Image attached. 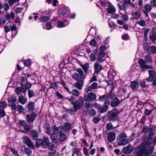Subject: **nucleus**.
Instances as JSON below:
<instances>
[{
    "label": "nucleus",
    "instance_id": "f257e3e1",
    "mask_svg": "<svg viewBox=\"0 0 156 156\" xmlns=\"http://www.w3.org/2000/svg\"><path fill=\"white\" fill-rule=\"evenodd\" d=\"M155 132H151L149 135L147 140L144 142L141 148L136 150V153L138 155L148 156L153 153L154 149V145L156 144V136L154 137Z\"/></svg>",
    "mask_w": 156,
    "mask_h": 156
},
{
    "label": "nucleus",
    "instance_id": "f03ea898",
    "mask_svg": "<svg viewBox=\"0 0 156 156\" xmlns=\"http://www.w3.org/2000/svg\"><path fill=\"white\" fill-rule=\"evenodd\" d=\"M127 136L124 132L120 133L117 137L118 144L119 146H124L129 142L128 139H127Z\"/></svg>",
    "mask_w": 156,
    "mask_h": 156
},
{
    "label": "nucleus",
    "instance_id": "7ed1b4c3",
    "mask_svg": "<svg viewBox=\"0 0 156 156\" xmlns=\"http://www.w3.org/2000/svg\"><path fill=\"white\" fill-rule=\"evenodd\" d=\"M84 100L86 101H94L96 99L97 96L96 94L93 92L88 93L87 95L84 96Z\"/></svg>",
    "mask_w": 156,
    "mask_h": 156
},
{
    "label": "nucleus",
    "instance_id": "20e7f679",
    "mask_svg": "<svg viewBox=\"0 0 156 156\" xmlns=\"http://www.w3.org/2000/svg\"><path fill=\"white\" fill-rule=\"evenodd\" d=\"M118 111L116 109H113L112 111L107 112V116L111 120H115L118 118L117 115Z\"/></svg>",
    "mask_w": 156,
    "mask_h": 156
},
{
    "label": "nucleus",
    "instance_id": "39448f33",
    "mask_svg": "<svg viewBox=\"0 0 156 156\" xmlns=\"http://www.w3.org/2000/svg\"><path fill=\"white\" fill-rule=\"evenodd\" d=\"M52 132L55 133L56 134H61L63 131L64 127L63 126H60L56 128L55 125H53L51 128Z\"/></svg>",
    "mask_w": 156,
    "mask_h": 156
},
{
    "label": "nucleus",
    "instance_id": "423d86ee",
    "mask_svg": "<svg viewBox=\"0 0 156 156\" xmlns=\"http://www.w3.org/2000/svg\"><path fill=\"white\" fill-rule=\"evenodd\" d=\"M149 77L146 79L148 82H151L156 77V72L154 70L151 69L148 71Z\"/></svg>",
    "mask_w": 156,
    "mask_h": 156
},
{
    "label": "nucleus",
    "instance_id": "0eeeda50",
    "mask_svg": "<svg viewBox=\"0 0 156 156\" xmlns=\"http://www.w3.org/2000/svg\"><path fill=\"white\" fill-rule=\"evenodd\" d=\"M36 116L37 115L34 112H32L31 115L27 114L26 116V119L28 122L29 123L30 122L33 123Z\"/></svg>",
    "mask_w": 156,
    "mask_h": 156
},
{
    "label": "nucleus",
    "instance_id": "6e6552de",
    "mask_svg": "<svg viewBox=\"0 0 156 156\" xmlns=\"http://www.w3.org/2000/svg\"><path fill=\"white\" fill-rule=\"evenodd\" d=\"M73 106L74 111L76 112L78 109H80L82 107L83 104L79 101L76 100L74 102H73Z\"/></svg>",
    "mask_w": 156,
    "mask_h": 156
},
{
    "label": "nucleus",
    "instance_id": "1a4fd4ad",
    "mask_svg": "<svg viewBox=\"0 0 156 156\" xmlns=\"http://www.w3.org/2000/svg\"><path fill=\"white\" fill-rule=\"evenodd\" d=\"M23 142L28 147L31 148L32 149H34V146L32 143L31 140L28 137L24 136L23 137Z\"/></svg>",
    "mask_w": 156,
    "mask_h": 156
},
{
    "label": "nucleus",
    "instance_id": "9d476101",
    "mask_svg": "<svg viewBox=\"0 0 156 156\" xmlns=\"http://www.w3.org/2000/svg\"><path fill=\"white\" fill-rule=\"evenodd\" d=\"M30 134L33 140H35L39 136L38 132L35 129H33L31 131Z\"/></svg>",
    "mask_w": 156,
    "mask_h": 156
},
{
    "label": "nucleus",
    "instance_id": "9b49d317",
    "mask_svg": "<svg viewBox=\"0 0 156 156\" xmlns=\"http://www.w3.org/2000/svg\"><path fill=\"white\" fill-rule=\"evenodd\" d=\"M95 72L98 73L102 69V66L98 62H95L94 65Z\"/></svg>",
    "mask_w": 156,
    "mask_h": 156
},
{
    "label": "nucleus",
    "instance_id": "f8f14e48",
    "mask_svg": "<svg viewBox=\"0 0 156 156\" xmlns=\"http://www.w3.org/2000/svg\"><path fill=\"white\" fill-rule=\"evenodd\" d=\"M83 82L82 80H78V81L74 85L75 87L78 89L79 90H80L82 89V88L83 86Z\"/></svg>",
    "mask_w": 156,
    "mask_h": 156
},
{
    "label": "nucleus",
    "instance_id": "ddd939ff",
    "mask_svg": "<svg viewBox=\"0 0 156 156\" xmlns=\"http://www.w3.org/2000/svg\"><path fill=\"white\" fill-rule=\"evenodd\" d=\"M115 139V134L114 132H110L108 135V139L110 142L114 141Z\"/></svg>",
    "mask_w": 156,
    "mask_h": 156
},
{
    "label": "nucleus",
    "instance_id": "4468645a",
    "mask_svg": "<svg viewBox=\"0 0 156 156\" xmlns=\"http://www.w3.org/2000/svg\"><path fill=\"white\" fill-rule=\"evenodd\" d=\"M44 130L48 135H50L51 134V130H50V126L48 124L46 123L44 125Z\"/></svg>",
    "mask_w": 156,
    "mask_h": 156
},
{
    "label": "nucleus",
    "instance_id": "2eb2a0df",
    "mask_svg": "<svg viewBox=\"0 0 156 156\" xmlns=\"http://www.w3.org/2000/svg\"><path fill=\"white\" fill-rule=\"evenodd\" d=\"M49 138L48 136H44L43 138L42 141L43 144V148H46L47 147L49 144Z\"/></svg>",
    "mask_w": 156,
    "mask_h": 156
},
{
    "label": "nucleus",
    "instance_id": "dca6fc26",
    "mask_svg": "<svg viewBox=\"0 0 156 156\" xmlns=\"http://www.w3.org/2000/svg\"><path fill=\"white\" fill-rule=\"evenodd\" d=\"M121 101L117 98H115L113 99L112 101L111 106L114 107L117 106L120 103Z\"/></svg>",
    "mask_w": 156,
    "mask_h": 156
},
{
    "label": "nucleus",
    "instance_id": "f3484780",
    "mask_svg": "<svg viewBox=\"0 0 156 156\" xmlns=\"http://www.w3.org/2000/svg\"><path fill=\"white\" fill-rule=\"evenodd\" d=\"M141 12L139 10L135 11L132 14L133 18L134 19H138L141 15Z\"/></svg>",
    "mask_w": 156,
    "mask_h": 156
},
{
    "label": "nucleus",
    "instance_id": "a211bd4d",
    "mask_svg": "<svg viewBox=\"0 0 156 156\" xmlns=\"http://www.w3.org/2000/svg\"><path fill=\"white\" fill-rule=\"evenodd\" d=\"M51 135V138L52 142L54 143H56L58 140L57 134L55 133L52 132V134Z\"/></svg>",
    "mask_w": 156,
    "mask_h": 156
},
{
    "label": "nucleus",
    "instance_id": "6ab92c4d",
    "mask_svg": "<svg viewBox=\"0 0 156 156\" xmlns=\"http://www.w3.org/2000/svg\"><path fill=\"white\" fill-rule=\"evenodd\" d=\"M26 91L25 89H22V88L21 87H17L15 90L16 93L18 95L22 94V92L25 93Z\"/></svg>",
    "mask_w": 156,
    "mask_h": 156
},
{
    "label": "nucleus",
    "instance_id": "aec40b11",
    "mask_svg": "<svg viewBox=\"0 0 156 156\" xmlns=\"http://www.w3.org/2000/svg\"><path fill=\"white\" fill-rule=\"evenodd\" d=\"M139 86V83L136 81L132 82L130 84V87L133 90L137 89Z\"/></svg>",
    "mask_w": 156,
    "mask_h": 156
},
{
    "label": "nucleus",
    "instance_id": "412c9836",
    "mask_svg": "<svg viewBox=\"0 0 156 156\" xmlns=\"http://www.w3.org/2000/svg\"><path fill=\"white\" fill-rule=\"evenodd\" d=\"M15 17V14L12 12H11L10 14H6L5 16V18L8 20H10L11 19H14Z\"/></svg>",
    "mask_w": 156,
    "mask_h": 156
},
{
    "label": "nucleus",
    "instance_id": "4be33fe9",
    "mask_svg": "<svg viewBox=\"0 0 156 156\" xmlns=\"http://www.w3.org/2000/svg\"><path fill=\"white\" fill-rule=\"evenodd\" d=\"M76 71L79 73L80 79L81 80H84L85 79V76L82 69L78 68L76 69Z\"/></svg>",
    "mask_w": 156,
    "mask_h": 156
},
{
    "label": "nucleus",
    "instance_id": "5701e85b",
    "mask_svg": "<svg viewBox=\"0 0 156 156\" xmlns=\"http://www.w3.org/2000/svg\"><path fill=\"white\" fill-rule=\"evenodd\" d=\"M153 32L151 33L150 35V39L151 41L154 42L156 41V32L152 30Z\"/></svg>",
    "mask_w": 156,
    "mask_h": 156
},
{
    "label": "nucleus",
    "instance_id": "b1692460",
    "mask_svg": "<svg viewBox=\"0 0 156 156\" xmlns=\"http://www.w3.org/2000/svg\"><path fill=\"white\" fill-rule=\"evenodd\" d=\"M108 12L109 13H114L115 12V8L111 4H109L108 9Z\"/></svg>",
    "mask_w": 156,
    "mask_h": 156
},
{
    "label": "nucleus",
    "instance_id": "393cba45",
    "mask_svg": "<svg viewBox=\"0 0 156 156\" xmlns=\"http://www.w3.org/2000/svg\"><path fill=\"white\" fill-rule=\"evenodd\" d=\"M27 100V99L22 95L20 96L18 98L19 101L23 105H24L26 103Z\"/></svg>",
    "mask_w": 156,
    "mask_h": 156
},
{
    "label": "nucleus",
    "instance_id": "a878e982",
    "mask_svg": "<svg viewBox=\"0 0 156 156\" xmlns=\"http://www.w3.org/2000/svg\"><path fill=\"white\" fill-rule=\"evenodd\" d=\"M142 131L146 133H148L149 134V135L151 134V132H155L153 129L148 127L144 128Z\"/></svg>",
    "mask_w": 156,
    "mask_h": 156
},
{
    "label": "nucleus",
    "instance_id": "bb28decb",
    "mask_svg": "<svg viewBox=\"0 0 156 156\" xmlns=\"http://www.w3.org/2000/svg\"><path fill=\"white\" fill-rule=\"evenodd\" d=\"M35 145L38 148L41 147L43 148V144L42 140L40 139L37 140L36 141Z\"/></svg>",
    "mask_w": 156,
    "mask_h": 156
},
{
    "label": "nucleus",
    "instance_id": "cd10ccee",
    "mask_svg": "<svg viewBox=\"0 0 156 156\" xmlns=\"http://www.w3.org/2000/svg\"><path fill=\"white\" fill-rule=\"evenodd\" d=\"M17 100L16 98L14 96H12L8 98V101L9 104L15 103Z\"/></svg>",
    "mask_w": 156,
    "mask_h": 156
},
{
    "label": "nucleus",
    "instance_id": "c85d7f7f",
    "mask_svg": "<svg viewBox=\"0 0 156 156\" xmlns=\"http://www.w3.org/2000/svg\"><path fill=\"white\" fill-rule=\"evenodd\" d=\"M85 73H87L88 70L89 68V65L88 63H86L84 65L81 66Z\"/></svg>",
    "mask_w": 156,
    "mask_h": 156
},
{
    "label": "nucleus",
    "instance_id": "c756f323",
    "mask_svg": "<svg viewBox=\"0 0 156 156\" xmlns=\"http://www.w3.org/2000/svg\"><path fill=\"white\" fill-rule=\"evenodd\" d=\"M67 10V8H63L61 9L59 11V13L60 16L61 17H62L64 15H65L66 13Z\"/></svg>",
    "mask_w": 156,
    "mask_h": 156
},
{
    "label": "nucleus",
    "instance_id": "7c9ffc66",
    "mask_svg": "<svg viewBox=\"0 0 156 156\" xmlns=\"http://www.w3.org/2000/svg\"><path fill=\"white\" fill-rule=\"evenodd\" d=\"M144 60L145 61L149 63L153 62L152 58L149 55H146L144 57Z\"/></svg>",
    "mask_w": 156,
    "mask_h": 156
},
{
    "label": "nucleus",
    "instance_id": "2f4dec72",
    "mask_svg": "<svg viewBox=\"0 0 156 156\" xmlns=\"http://www.w3.org/2000/svg\"><path fill=\"white\" fill-rule=\"evenodd\" d=\"M64 126L66 130H69L72 128V125L71 124L68 122H65L64 123Z\"/></svg>",
    "mask_w": 156,
    "mask_h": 156
},
{
    "label": "nucleus",
    "instance_id": "473e14b6",
    "mask_svg": "<svg viewBox=\"0 0 156 156\" xmlns=\"http://www.w3.org/2000/svg\"><path fill=\"white\" fill-rule=\"evenodd\" d=\"M138 63L140 65L141 68L143 69L144 66L146 65L145 61L142 59H140L138 61Z\"/></svg>",
    "mask_w": 156,
    "mask_h": 156
},
{
    "label": "nucleus",
    "instance_id": "72a5a7b5",
    "mask_svg": "<svg viewBox=\"0 0 156 156\" xmlns=\"http://www.w3.org/2000/svg\"><path fill=\"white\" fill-rule=\"evenodd\" d=\"M123 151L127 154H130L132 152V148L131 147H127L124 148Z\"/></svg>",
    "mask_w": 156,
    "mask_h": 156
},
{
    "label": "nucleus",
    "instance_id": "f704fd0d",
    "mask_svg": "<svg viewBox=\"0 0 156 156\" xmlns=\"http://www.w3.org/2000/svg\"><path fill=\"white\" fill-rule=\"evenodd\" d=\"M68 24L65 25L64 23L60 21H58L57 22V27L58 28H62L67 26Z\"/></svg>",
    "mask_w": 156,
    "mask_h": 156
},
{
    "label": "nucleus",
    "instance_id": "c9c22d12",
    "mask_svg": "<svg viewBox=\"0 0 156 156\" xmlns=\"http://www.w3.org/2000/svg\"><path fill=\"white\" fill-rule=\"evenodd\" d=\"M152 6L150 5V4H147L144 7V10L150 12L152 9Z\"/></svg>",
    "mask_w": 156,
    "mask_h": 156
},
{
    "label": "nucleus",
    "instance_id": "e433bc0d",
    "mask_svg": "<svg viewBox=\"0 0 156 156\" xmlns=\"http://www.w3.org/2000/svg\"><path fill=\"white\" fill-rule=\"evenodd\" d=\"M76 97H78L80 94V92L76 89H73L71 91V93Z\"/></svg>",
    "mask_w": 156,
    "mask_h": 156
},
{
    "label": "nucleus",
    "instance_id": "4c0bfd02",
    "mask_svg": "<svg viewBox=\"0 0 156 156\" xmlns=\"http://www.w3.org/2000/svg\"><path fill=\"white\" fill-rule=\"evenodd\" d=\"M88 114L90 116H93L96 114V111L94 109H92L90 110H88L87 111Z\"/></svg>",
    "mask_w": 156,
    "mask_h": 156
},
{
    "label": "nucleus",
    "instance_id": "58836bf2",
    "mask_svg": "<svg viewBox=\"0 0 156 156\" xmlns=\"http://www.w3.org/2000/svg\"><path fill=\"white\" fill-rule=\"evenodd\" d=\"M143 48L145 51L148 52L150 50V47L147 43H144L143 44Z\"/></svg>",
    "mask_w": 156,
    "mask_h": 156
},
{
    "label": "nucleus",
    "instance_id": "ea45409f",
    "mask_svg": "<svg viewBox=\"0 0 156 156\" xmlns=\"http://www.w3.org/2000/svg\"><path fill=\"white\" fill-rule=\"evenodd\" d=\"M72 77L76 80H79L80 79L79 74L76 73H73Z\"/></svg>",
    "mask_w": 156,
    "mask_h": 156
},
{
    "label": "nucleus",
    "instance_id": "a19ab883",
    "mask_svg": "<svg viewBox=\"0 0 156 156\" xmlns=\"http://www.w3.org/2000/svg\"><path fill=\"white\" fill-rule=\"evenodd\" d=\"M34 106V102L31 101L28 103V108L30 110H33Z\"/></svg>",
    "mask_w": 156,
    "mask_h": 156
},
{
    "label": "nucleus",
    "instance_id": "79ce46f5",
    "mask_svg": "<svg viewBox=\"0 0 156 156\" xmlns=\"http://www.w3.org/2000/svg\"><path fill=\"white\" fill-rule=\"evenodd\" d=\"M21 127H23L24 129V132H27L29 131V127L27 123H25L22 126H21L20 127V128H21Z\"/></svg>",
    "mask_w": 156,
    "mask_h": 156
},
{
    "label": "nucleus",
    "instance_id": "37998d69",
    "mask_svg": "<svg viewBox=\"0 0 156 156\" xmlns=\"http://www.w3.org/2000/svg\"><path fill=\"white\" fill-rule=\"evenodd\" d=\"M108 109V107L105 106V105H104L103 107L101 106L99 111L101 113H104L106 112Z\"/></svg>",
    "mask_w": 156,
    "mask_h": 156
},
{
    "label": "nucleus",
    "instance_id": "c03bdc74",
    "mask_svg": "<svg viewBox=\"0 0 156 156\" xmlns=\"http://www.w3.org/2000/svg\"><path fill=\"white\" fill-rule=\"evenodd\" d=\"M106 128L107 130H109L114 128V127L113 126L112 124L110 123H107L106 124Z\"/></svg>",
    "mask_w": 156,
    "mask_h": 156
},
{
    "label": "nucleus",
    "instance_id": "a18cd8bd",
    "mask_svg": "<svg viewBox=\"0 0 156 156\" xmlns=\"http://www.w3.org/2000/svg\"><path fill=\"white\" fill-rule=\"evenodd\" d=\"M137 23L142 27H144L146 25V22L145 21L143 20H140Z\"/></svg>",
    "mask_w": 156,
    "mask_h": 156
},
{
    "label": "nucleus",
    "instance_id": "49530a36",
    "mask_svg": "<svg viewBox=\"0 0 156 156\" xmlns=\"http://www.w3.org/2000/svg\"><path fill=\"white\" fill-rule=\"evenodd\" d=\"M60 135L59 140L61 141H63L65 140L66 138V136L63 133H61Z\"/></svg>",
    "mask_w": 156,
    "mask_h": 156
},
{
    "label": "nucleus",
    "instance_id": "de8ad7c7",
    "mask_svg": "<svg viewBox=\"0 0 156 156\" xmlns=\"http://www.w3.org/2000/svg\"><path fill=\"white\" fill-rule=\"evenodd\" d=\"M98 83L96 82H94L92 83L90 85L91 88L92 90H94L97 89L98 87Z\"/></svg>",
    "mask_w": 156,
    "mask_h": 156
},
{
    "label": "nucleus",
    "instance_id": "09e8293b",
    "mask_svg": "<svg viewBox=\"0 0 156 156\" xmlns=\"http://www.w3.org/2000/svg\"><path fill=\"white\" fill-rule=\"evenodd\" d=\"M84 106L86 109H89L92 108L93 105L88 103H86L84 104Z\"/></svg>",
    "mask_w": 156,
    "mask_h": 156
},
{
    "label": "nucleus",
    "instance_id": "8fccbe9b",
    "mask_svg": "<svg viewBox=\"0 0 156 156\" xmlns=\"http://www.w3.org/2000/svg\"><path fill=\"white\" fill-rule=\"evenodd\" d=\"M17 108L18 111L20 112H22L24 110V109L22 106L21 105H18Z\"/></svg>",
    "mask_w": 156,
    "mask_h": 156
},
{
    "label": "nucleus",
    "instance_id": "3c124183",
    "mask_svg": "<svg viewBox=\"0 0 156 156\" xmlns=\"http://www.w3.org/2000/svg\"><path fill=\"white\" fill-rule=\"evenodd\" d=\"M90 60L92 61H94L96 59V56L94 53H92L90 55Z\"/></svg>",
    "mask_w": 156,
    "mask_h": 156
},
{
    "label": "nucleus",
    "instance_id": "603ef678",
    "mask_svg": "<svg viewBox=\"0 0 156 156\" xmlns=\"http://www.w3.org/2000/svg\"><path fill=\"white\" fill-rule=\"evenodd\" d=\"M103 58L102 56L98 55L97 58V61L99 62H102L104 61Z\"/></svg>",
    "mask_w": 156,
    "mask_h": 156
},
{
    "label": "nucleus",
    "instance_id": "864d4df0",
    "mask_svg": "<svg viewBox=\"0 0 156 156\" xmlns=\"http://www.w3.org/2000/svg\"><path fill=\"white\" fill-rule=\"evenodd\" d=\"M49 19V17L47 16H42L40 18V20L43 21H47Z\"/></svg>",
    "mask_w": 156,
    "mask_h": 156
},
{
    "label": "nucleus",
    "instance_id": "5fc2aeb1",
    "mask_svg": "<svg viewBox=\"0 0 156 156\" xmlns=\"http://www.w3.org/2000/svg\"><path fill=\"white\" fill-rule=\"evenodd\" d=\"M151 52L153 54H156V47L152 45L151 47Z\"/></svg>",
    "mask_w": 156,
    "mask_h": 156
},
{
    "label": "nucleus",
    "instance_id": "6e6d98bb",
    "mask_svg": "<svg viewBox=\"0 0 156 156\" xmlns=\"http://www.w3.org/2000/svg\"><path fill=\"white\" fill-rule=\"evenodd\" d=\"M89 44L91 46L93 47L95 46L97 44L95 40L94 39H92L90 41Z\"/></svg>",
    "mask_w": 156,
    "mask_h": 156
},
{
    "label": "nucleus",
    "instance_id": "4d7b16f0",
    "mask_svg": "<svg viewBox=\"0 0 156 156\" xmlns=\"http://www.w3.org/2000/svg\"><path fill=\"white\" fill-rule=\"evenodd\" d=\"M3 7L5 11L8 10L9 9V5L6 3H5L3 4Z\"/></svg>",
    "mask_w": 156,
    "mask_h": 156
},
{
    "label": "nucleus",
    "instance_id": "13d9d810",
    "mask_svg": "<svg viewBox=\"0 0 156 156\" xmlns=\"http://www.w3.org/2000/svg\"><path fill=\"white\" fill-rule=\"evenodd\" d=\"M99 99L100 101H106L107 99H108V97L106 95H103L100 97Z\"/></svg>",
    "mask_w": 156,
    "mask_h": 156
},
{
    "label": "nucleus",
    "instance_id": "bf43d9fd",
    "mask_svg": "<svg viewBox=\"0 0 156 156\" xmlns=\"http://www.w3.org/2000/svg\"><path fill=\"white\" fill-rule=\"evenodd\" d=\"M46 29L47 30H50L52 28L51 24V23L48 22L46 25Z\"/></svg>",
    "mask_w": 156,
    "mask_h": 156
},
{
    "label": "nucleus",
    "instance_id": "052dcab7",
    "mask_svg": "<svg viewBox=\"0 0 156 156\" xmlns=\"http://www.w3.org/2000/svg\"><path fill=\"white\" fill-rule=\"evenodd\" d=\"M5 115V112L4 109H0V118L4 117Z\"/></svg>",
    "mask_w": 156,
    "mask_h": 156
},
{
    "label": "nucleus",
    "instance_id": "680f3d73",
    "mask_svg": "<svg viewBox=\"0 0 156 156\" xmlns=\"http://www.w3.org/2000/svg\"><path fill=\"white\" fill-rule=\"evenodd\" d=\"M6 107V103L4 101L0 102V107L1 108H5Z\"/></svg>",
    "mask_w": 156,
    "mask_h": 156
},
{
    "label": "nucleus",
    "instance_id": "e2e57ef3",
    "mask_svg": "<svg viewBox=\"0 0 156 156\" xmlns=\"http://www.w3.org/2000/svg\"><path fill=\"white\" fill-rule=\"evenodd\" d=\"M150 5L153 6L155 7L156 6V0H151L150 2Z\"/></svg>",
    "mask_w": 156,
    "mask_h": 156
},
{
    "label": "nucleus",
    "instance_id": "0e129e2a",
    "mask_svg": "<svg viewBox=\"0 0 156 156\" xmlns=\"http://www.w3.org/2000/svg\"><path fill=\"white\" fill-rule=\"evenodd\" d=\"M50 88L57 89V87L56 84L55 83H51L50 84Z\"/></svg>",
    "mask_w": 156,
    "mask_h": 156
},
{
    "label": "nucleus",
    "instance_id": "69168bd1",
    "mask_svg": "<svg viewBox=\"0 0 156 156\" xmlns=\"http://www.w3.org/2000/svg\"><path fill=\"white\" fill-rule=\"evenodd\" d=\"M122 18L124 21H127L128 20V17L127 15L122 14Z\"/></svg>",
    "mask_w": 156,
    "mask_h": 156
},
{
    "label": "nucleus",
    "instance_id": "338daca9",
    "mask_svg": "<svg viewBox=\"0 0 156 156\" xmlns=\"http://www.w3.org/2000/svg\"><path fill=\"white\" fill-rule=\"evenodd\" d=\"M152 112V110H149L147 109H145V111L144 112V113L146 115H147L150 114Z\"/></svg>",
    "mask_w": 156,
    "mask_h": 156
},
{
    "label": "nucleus",
    "instance_id": "774afa93",
    "mask_svg": "<svg viewBox=\"0 0 156 156\" xmlns=\"http://www.w3.org/2000/svg\"><path fill=\"white\" fill-rule=\"evenodd\" d=\"M9 105L11 106L12 108L14 110H16V109L17 107L16 103L12 104H9Z\"/></svg>",
    "mask_w": 156,
    "mask_h": 156
}]
</instances>
